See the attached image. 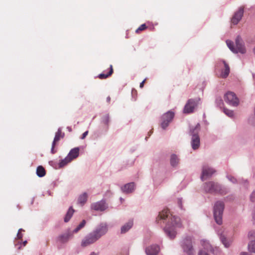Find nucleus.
Returning a JSON list of instances; mask_svg holds the SVG:
<instances>
[{
	"label": "nucleus",
	"mask_w": 255,
	"mask_h": 255,
	"mask_svg": "<svg viewBox=\"0 0 255 255\" xmlns=\"http://www.w3.org/2000/svg\"><path fill=\"white\" fill-rule=\"evenodd\" d=\"M166 219L168 222L164 228L165 232L170 239H173L176 235V229L182 227L180 219L171 214L168 209H164L159 213L156 221L158 223L159 220Z\"/></svg>",
	"instance_id": "nucleus-1"
},
{
	"label": "nucleus",
	"mask_w": 255,
	"mask_h": 255,
	"mask_svg": "<svg viewBox=\"0 0 255 255\" xmlns=\"http://www.w3.org/2000/svg\"><path fill=\"white\" fill-rule=\"evenodd\" d=\"M226 43L229 49L234 53L240 52L244 54L246 51L243 41L239 36L236 39V47L234 46V43L231 40H227Z\"/></svg>",
	"instance_id": "nucleus-2"
},
{
	"label": "nucleus",
	"mask_w": 255,
	"mask_h": 255,
	"mask_svg": "<svg viewBox=\"0 0 255 255\" xmlns=\"http://www.w3.org/2000/svg\"><path fill=\"white\" fill-rule=\"evenodd\" d=\"M200 130V125L198 124L195 127L191 128L190 132L192 135L191 144L194 150L197 149L200 146V138L198 132Z\"/></svg>",
	"instance_id": "nucleus-3"
},
{
	"label": "nucleus",
	"mask_w": 255,
	"mask_h": 255,
	"mask_svg": "<svg viewBox=\"0 0 255 255\" xmlns=\"http://www.w3.org/2000/svg\"><path fill=\"white\" fill-rule=\"evenodd\" d=\"M224 209V204L221 201L217 202L214 208V216L216 223L221 225L222 223V215Z\"/></svg>",
	"instance_id": "nucleus-4"
},
{
	"label": "nucleus",
	"mask_w": 255,
	"mask_h": 255,
	"mask_svg": "<svg viewBox=\"0 0 255 255\" xmlns=\"http://www.w3.org/2000/svg\"><path fill=\"white\" fill-rule=\"evenodd\" d=\"M181 246L188 255H194L195 252L192 246V239L190 237L185 238L182 242Z\"/></svg>",
	"instance_id": "nucleus-5"
},
{
	"label": "nucleus",
	"mask_w": 255,
	"mask_h": 255,
	"mask_svg": "<svg viewBox=\"0 0 255 255\" xmlns=\"http://www.w3.org/2000/svg\"><path fill=\"white\" fill-rule=\"evenodd\" d=\"M108 231V225L106 223H101L92 233L99 240L103 236L105 235Z\"/></svg>",
	"instance_id": "nucleus-6"
},
{
	"label": "nucleus",
	"mask_w": 255,
	"mask_h": 255,
	"mask_svg": "<svg viewBox=\"0 0 255 255\" xmlns=\"http://www.w3.org/2000/svg\"><path fill=\"white\" fill-rule=\"evenodd\" d=\"M225 101L232 106L236 107L239 104V100L236 94L232 92H227L225 95Z\"/></svg>",
	"instance_id": "nucleus-7"
},
{
	"label": "nucleus",
	"mask_w": 255,
	"mask_h": 255,
	"mask_svg": "<svg viewBox=\"0 0 255 255\" xmlns=\"http://www.w3.org/2000/svg\"><path fill=\"white\" fill-rule=\"evenodd\" d=\"M200 99H189L186 104L184 108V113L186 114L191 113L193 112L195 108L199 103Z\"/></svg>",
	"instance_id": "nucleus-8"
},
{
	"label": "nucleus",
	"mask_w": 255,
	"mask_h": 255,
	"mask_svg": "<svg viewBox=\"0 0 255 255\" xmlns=\"http://www.w3.org/2000/svg\"><path fill=\"white\" fill-rule=\"evenodd\" d=\"M174 116V113L169 111L163 115L161 117V127L163 129H165L168 127L170 122H171Z\"/></svg>",
	"instance_id": "nucleus-9"
},
{
	"label": "nucleus",
	"mask_w": 255,
	"mask_h": 255,
	"mask_svg": "<svg viewBox=\"0 0 255 255\" xmlns=\"http://www.w3.org/2000/svg\"><path fill=\"white\" fill-rule=\"evenodd\" d=\"M204 189L208 193H216L220 191L221 187L217 183L209 182L205 184Z\"/></svg>",
	"instance_id": "nucleus-10"
},
{
	"label": "nucleus",
	"mask_w": 255,
	"mask_h": 255,
	"mask_svg": "<svg viewBox=\"0 0 255 255\" xmlns=\"http://www.w3.org/2000/svg\"><path fill=\"white\" fill-rule=\"evenodd\" d=\"M98 240L97 237L91 232L83 239L81 242V246L83 247H87L95 243Z\"/></svg>",
	"instance_id": "nucleus-11"
},
{
	"label": "nucleus",
	"mask_w": 255,
	"mask_h": 255,
	"mask_svg": "<svg viewBox=\"0 0 255 255\" xmlns=\"http://www.w3.org/2000/svg\"><path fill=\"white\" fill-rule=\"evenodd\" d=\"M244 12V6H240L238 10L235 12L231 19V22L234 25L237 24L242 19Z\"/></svg>",
	"instance_id": "nucleus-12"
},
{
	"label": "nucleus",
	"mask_w": 255,
	"mask_h": 255,
	"mask_svg": "<svg viewBox=\"0 0 255 255\" xmlns=\"http://www.w3.org/2000/svg\"><path fill=\"white\" fill-rule=\"evenodd\" d=\"M91 209L95 211H103L107 208V206L104 201H100L91 204Z\"/></svg>",
	"instance_id": "nucleus-13"
},
{
	"label": "nucleus",
	"mask_w": 255,
	"mask_h": 255,
	"mask_svg": "<svg viewBox=\"0 0 255 255\" xmlns=\"http://www.w3.org/2000/svg\"><path fill=\"white\" fill-rule=\"evenodd\" d=\"M64 136V133L62 132L61 128H59L58 129V131L56 132L55 137L52 142L51 150V152L52 154H54L56 152V151L54 150V147L56 145V143L58 142L61 138H63Z\"/></svg>",
	"instance_id": "nucleus-14"
},
{
	"label": "nucleus",
	"mask_w": 255,
	"mask_h": 255,
	"mask_svg": "<svg viewBox=\"0 0 255 255\" xmlns=\"http://www.w3.org/2000/svg\"><path fill=\"white\" fill-rule=\"evenodd\" d=\"M215 172V170L213 168L204 166L202 169V173L201 177L202 180L203 181L205 178L211 176Z\"/></svg>",
	"instance_id": "nucleus-15"
},
{
	"label": "nucleus",
	"mask_w": 255,
	"mask_h": 255,
	"mask_svg": "<svg viewBox=\"0 0 255 255\" xmlns=\"http://www.w3.org/2000/svg\"><path fill=\"white\" fill-rule=\"evenodd\" d=\"M72 233L71 232L68 231L59 236L57 238V241L61 243H65L72 237Z\"/></svg>",
	"instance_id": "nucleus-16"
},
{
	"label": "nucleus",
	"mask_w": 255,
	"mask_h": 255,
	"mask_svg": "<svg viewBox=\"0 0 255 255\" xmlns=\"http://www.w3.org/2000/svg\"><path fill=\"white\" fill-rule=\"evenodd\" d=\"M159 251V247L157 245H152L146 249L147 255H156Z\"/></svg>",
	"instance_id": "nucleus-17"
},
{
	"label": "nucleus",
	"mask_w": 255,
	"mask_h": 255,
	"mask_svg": "<svg viewBox=\"0 0 255 255\" xmlns=\"http://www.w3.org/2000/svg\"><path fill=\"white\" fill-rule=\"evenodd\" d=\"M222 62L224 65V69L222 70L220 76L223 78H225L228 77L229 74L230 67L228 64L224 60H222Z\"/></svg>",
	"instance_id": "nucleus-18"
},
{
	"label": "nucleus",
	"mask_w": 255,
	"mask_h": 255,
	"mask_svg": "<svg viewBox=\"0 0 255 255\" xmlns=\"http://www.w3.org/2000/svg\"><path fill=\"white\" fill-rule=\"evenodd\" d=\"M79 148L78 147H75L72 149L67 156L72 161L73 159H75L79 156Z\"/></svg>",
	"instance_id": "nucleus-19"
},
{
	"label": "nucleus",
	"mask_w": 255,
	"mask_h": 255,
	"mask_svg": "<svg viewBox=\"0 0 255 255\" xmlns=\"http://www.w3.org/2000/svg\"><path fill=\"white\" fill-rule=\"evenodd\" d=\"M134 183L131 182L127 184L122 188L123 192L126 193H130L134 190Z\"/></svg>",
	"instance_id": "nucleus-20"
},
{
	"label": "nucleus",
	"mask_w": 255,
	"mask_h": 255,
	"mask_svg": "<svg viewBox=\"0 0 255 255\" xmlns=\"http://www.w3.org/2000/svg\"><path fill=\"white\" fill-rule=\"evenodd\" d=\"M113 71H114V70H113V66L112 65H111L110 67V70H109V72L106 74H104V73H101L99 75L98 77L100 79H106L112 75V74L113 73Z\"/></svg>",
	"instance_id": "nucleus-21"
},
{
	"label": "nucleus",
	"mask_w": 255,
	"mask_h": 255,
	"mask_svg": "<svg viewBox=\"0 0 255 255\" xmlns=\"http://www.w3.org/2000/svg\"><path fill=\"white\" fill-rule=\"evenodd\" d=\"M133 225V222L132 221H130L128 222L127 224L124 225L122 228H121V233H125L128 231L132 226Z\"/></svg>",
	"instance_id": "nucleus-22"
},
{
	"label": "nucleus",
	"mask_w": 255,
	"mask_h": 255,
	"mask_svg": "<svg viewBox=\"0 0 255 255\" xmlns=\"http://www.w3.org/2000/svg\"><path fill=\"white\" fill-rule=\"evenodd\" d=\"M87 198V194L86 193H84L79 197L78 202L79 204L83 206L86 202Z\"/></svg>",
	"instance_id": "nucleus-23"
},
{
	"label": "nucleus",
	"mask_w": 255,
	"mask_h": 255,
	"mask_svg": "<svg viewBox=\"0 0 255 255\" xmlns=\"http://www.w3.org/2000/svg\"><path fill=\"white\" fill-rule=\"evenodd\" d=\"M74 212V210L72 208V207H70L69 208V210L64 218L65 222H68L70 220Z\"/></svg>",
	"instance_id": "nucleus-24"
},
{
	"label": "nucleus",
	"mask_w": 255,
	"mask_h": 255,
	"mask_svg": "<svg viewBox=\"0 0 255 255\" xmlns=\"http://www.w3.org/2000/svg\"><path fill=\"white\" fill-rule=\"evenodd\" d=\"M36 174L40 177L44 176L46 174L45 169L42 166H38L36 169Z\"/></svg>",
	"instance_id": "nucleus-25"
},
{
	"label": "nucleus",
	"mask_w": 255,
	"mask_h": 255,
	"mask_svg": "<svg viewBox=\"0 0 255 255\" xmlns=\"http://www.w3.org/2000/svg\"><path fill=\"white\" fill-rule=\"evenodd\" d=\"M179 159L177 156L175 154H173L171 156L170 163L172 166H176L178 163Z\"/></svg>",
	"instance_id": "nucleus-26"
},
{
	"label": "nucleus",
	"mask_w": 255,
	"mask_h": 255,
	"mask_svg": "<svg viewBox=\"0 0 255 255\" xmlns=\"http://www.w3.org/2000/svg\"><path fill=\"white\" fill-rule=\"evenodd\" d=\"M86 223V222L85 220H83L80 224L73 230V233H77L79 230H80L82 228H83L85 224Z\"/></svg>",
	"instance_id": "nucleus-27"
},
{
	"label": "nucleus",
	"mask_w": 255,
	"mask_h": 255,
	"mask_svg": "<svg viewBox=\"0 0 255 255\" xmlns=\"http://www.w3.org/2000/svg\"><path fill=\"white\" fill-rule=\"evenodd\" d=\"M86 223V222L85 220H83L80 224L73 230V233H77L79 230H80L82 228H83L85 224Z\"/></svg>",
	"instance_id": "nucleus-28"
},
{
	"label": "nucleus",
	"mask_w": 255,
	"mask_h": 255,
	"mask_svg": "<svg viewBox=\"0 0 255 255\" xmlns=\"http://www.w3.org/2000/svg\"><path fill=\"white\" fill-rule=\"evenodd\" d=\"M71 160L68 158V156L65 158V159L62 160L59 163V166L62 167L66 165L68 163L70 162Z\"/></svg>",
	"instance_id": "nucleus-29"
},
{
	"label": "nucleus",
	"mask_w": 255,
	"mask_h": 255,
	"mask_svg": "<svg viewBox=\"0 0 255 255\" xmlns=\"http://www.w3.org/2000/svg\"><path fill=\"white\" fill-rule=\"evenodd\" d=\"M248 249L250 252L255 253V240L250 242L248 245Z\"/></svg>",
	"instance_id": "nucleus-30"
},
{
	"label": "nucleus",
	"mask_w": 255,
	"mask_h": 255,
	"mask_svg": "<svg viewBox=\"0 0 255 255\" xmlns=\"http://www.w3.org/2000/svg\"><path fill=\"white\" fill-rule=\"evenodd\" d=\"M224 113L229 117H233L234 116V112L232 110L224 108Z\"/></svg>",
	"instance_id": "nucleus-31"
},
{
	"label": "nucleus",
	"mask_w": 255,
	"mask_h": 255,
	"mask_svg": "<svg viewBox=\"0 0 255 255\" xmlns=\"http://www.w3.org/2000/svg\"><path fill=\"white\" fill-rule=\"evenodd\" d=\"M221 240L225 247L228 248L230 246L231 243L230 242H227V240L225 237L222 236L221 237Z\"/></svg>",
	"instance_id": "nucleus-32"
},
{
	"label": "nucleus",
	"mask_w": 255,
	"mask_h": 255,
	"mask_svg": "<svg viewBox=\"0 0 255 255\" xmlns=\"http://www.w3.org/2000/svg\"><path fill=\"white\" fill-rule=\"evenodd\" d=\"M147 28V26L145 24H141L135 31L136 33H138L140 31H142L145 30Z\"/></svg>",
	"instance_id": "nucleus-33"
},
{
	"label": "nucleus",
	"mask_w": 255,
	"mask_h": 255,
	"mask_svg": "<svg viewBox=\"0 0 255 255\" xmlns=\"http://www.w3.org/2000/svg\"><path fill=\"white\" fill-rule=\"evenodd\" d=\"M104 123L105 124H108L109 122V116L108 115H106L103 118Z\"/></svg>",
	"instance_id": "nucleus-34"
},
{
	"label": "nucleus",
	"mask_w": 255,
	"mask_h": 255,
	"mask_svg": "<svg viewBox=\"0 0 255 255\" xmlns=\"http://www.w3.org/2000/svg\"><path fill=\"white\" fill-rule=\"evenodd\" d=\"M249 237L250 239L255 238V231H251L249 233Z\"/></svg>",
	"instance_id": "nucleus-35"
},
{
	"label": "nucleus",
	"mask_w": 255,
	"mask_h": 255,
	"mask_svg": "<svg viewBox=\"0 0 255 255\" xmlns=\"http://www.w3.org/2000/svg\"><path fill=\"white\" fill-rule=\"evenodd\" d=\"M251 200L252 202H255V191H253L251 195Z\"/></svg>",
	"instance_id": "nucleus-36"
},
{
	"label": "nucleus",
	"mask_w": 255,
	"mask_h": 255,
	"mask_svg": "<svg viewBox=\"0 0 255 255\" xmlns=\"http://www.w3.org/2000/svg\"><path fill=\"white\" fill-rule=\"evenodd\" d=\"M228 178L229 180H230L233 183H235L236 182V179L233 176L229 175L228 176Z\"/></svg>",
	"instance_id": "nucleus-37"
},
{
	"label": "nucleus",
	"mask_w": 255,
	"mask_h": 255,
	"mask_svg": "<svg viewBox=\"0 0 255 255\" xmlns=\"http://www.w3.org/2000/svg\"><path fill=\"white\" fill-rule=\"evenodd\" d=\"M198 255H209L206 251L201 250L199 252Z\"/></svg>",
	"instance_id": "nucleus-38"
},
{
	"label": "nucleus",
	"mask_w": 255,
	"mask_h": 255,
	"mask_svg": "<svg viewBox=\"0 0 255 255\" xmlns=\"http://www.w3.org/2000/svg\"><path fill=\"white\" fill-rule=\"evenodd\" d=\"M21 231H22V229H19L18 230V233H17V238L19 239H21L22 238V234H20V232Z\"/></svg>",
	"instance_id": "nucleus-39"
},
{
	"label": "nucleus",
	"mask_w": 255,
	"mask_h": 255,
	"mask_svg": "<svg viewBox=\"0 0 255 255\" xmlns=\"http://www.w3.org/2000/svg\"><path fill=\"white\" fill-rule=\"evenodd\" d=\"M88 131H86L85 132H84L81 136V139H84L86 137V136L88 135Z\"/></svg>",
	"instance_id": "nucleus-40"
},
{
	"label": "nucleus",
	"mask_w": 255,
	"mask_h": 255,
	"mask_svg": "<svg viewBox=\"0 0 255 255\" xmlns=\"http://www.w3.org/2000/svg\"><path fill=\"white\" fill-rule=\"evenodd\" d=\"M146 80V79H145L144 80L142 81V82L140 83L139 87L140 88H142L144 86V84Z\"/></svg>",
	"instance_id": "nucleus-41"
},
{
	"label": "nucleus",
	"mask_w": 255,
	"mask_h": 255,
	"mask_svg": "<svg viewBox=\"0 0 255 255\" xmlns=\"http://www.w3.org/2000/svg\"><path fill=\"white\" fill-rule=\"evenodd\" d=\"M107 101L108 103H110V101H111V98L110 96H108L107 98Z\"/></svg>",
	"instance_id": "nucleus-42"
},
{
	"label": "nucleus",
	"mask_w": 255,
	"mask_h": 255,
	"mask_svg": "<svg viewBox=\"0 0 255 255\" xmlns=\"http://www.w3.org/2000/svg\"><path fill=\"white\" fill-rule=\"evenodd\" d=\"M253 219H254V221H255V211H254V212L253 214Z\"/></svg>",
	"instance_id": "nucleus-43"
},
{
	"label": "nucleus",
	"mask_w": 255,
	"mask_h": 255,
	"mask_svg": "<svg viewBox=\"0 0 255 255\" xmlns=\"http://www.w3.org/2000/svg\"><path fill=\"white\" fill-rule=\"evenodd\" d=\"M90 255H98V254L94 252H92Z\"/></svg>",
	"instance_id": "nucleus-44"
},
{
	"label": "nucleus",
	"mask_w": 255,
	"mask_h": 255,
	"mask_svg": "<svg viewBox=\"0 0 255 255\" xmlns=\"http://www.w3.org/2000/svg\"><path fill=\"white\" fill-rule=\"evenodd\" d=\"M26 243H27V242H26V241L24 242H23V245H24V246H25V245H26Z\"/></svg>",
	"instance_id": "nucleus-45"
},
{
	"label": "nucleus",
	"mask_w": 255,
	"mask_h": 255,
	"mask_svg": "<svg viewBox=\"0 0 255 255\" xmlns=\"http://www.w3.org/2000/svg\"><path fill=\"white\" fill-rule=\"evenodd\" d=\"M254 52H255V48L254 49Z\"/></svg>",
	"instance_id": "nucleus-46"
}]
</instances>
